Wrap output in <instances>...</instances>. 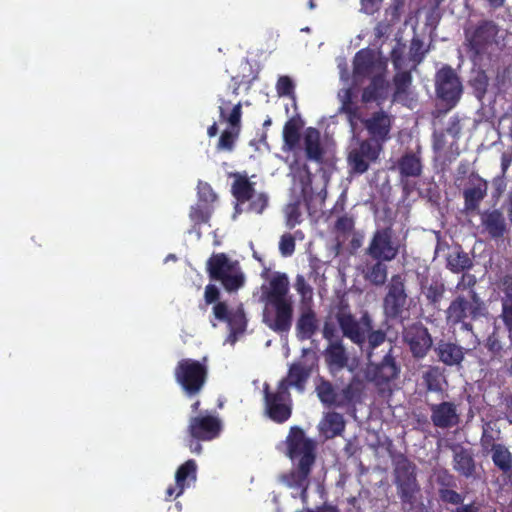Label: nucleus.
Here are the masks:
<instances>
[{"label":"nucleus","instance_id":"nucleus-1","mask_svg":"<svg viewBox=\"0 0 512 512\" xmlns=\"http://www.w3.org/2000/svg\"><path fill=\"white\" fill-rule=\"evenodd\" d=\"M261 300L265 303L263 322L275 332H288L294 305L288 276L280 272L270 274L261 286Z\"/></svg>","mask_w":512,"mask_h":512},{"label":"nucleus","instance_id":"nucleus-2","mask_svg":"<svg viewBox=\"0 0 512 512\" xmlns=\"http://www.w3.org/2000/svg\"><path fill=\"white\" fill-rule=\"evenodd\" d=\"M289 457L295 462L298 461L297 469L282 476V481L290 488L296 489L294 497L306 498V490L309 485L308 476L311 466L314 463V443L307 439L304 432L299 428H292L287 439Z\"/></svg>","mask_w":512,"mask_h":512},{"label":"nucleus","instance_id":"nucleus-3","mask_svg":"<svg viewBox=\"0 0 512 512\" xmlns=\"http://www.w3.org/2000/svg\"><path fill=\"white\" fill-rule=\"evenodd\" d=\"M207 271L212 279L220 281L229 292L238 290L245 283V275L238 261L224 253L213 254L209 258Z\"/></svg>","mask_w":512,"mask_h":512},{"label":"nucleus","instance_id":"nucleus-4","mask_svg":"<svg viewBox=\"0 0 512 512\" xmlns=\"http://www.w3.org/2000/svg\"><path fill=\"white\" fill-rule=\"evenodd\" d=\"M203 362L190 358L180 360L174 370L176 382L188 396L198 394L203 388L207 378V366Z\"/></svg>","mask_w":512,"mask_h":512},{"label":"nucleus","instance_id":"nucleus-5","mask_svg":"<svg viewBox=\"0 0 512 512\" xmlns=\"http://www.w3.org/2000/svg\"><path fill=\"white\" fill-rule=\"evenodd\" d=\"M483 303L477 294H458L450 303L446 311L447 321L450 324H462L466 330L471 329L467 319H474L481 314Z\"/></svg>","mask_w":512,"mask_h":512},{"label":"nucleus","instance_id":"nucleus-6","mask_svg":"<svg viewBox=\"0 0 512 512\" xmlns=\"http://www.w3.org/2000/svg\"><path fill=\"white\" fill-rule=\"evenodd\" d=\"M400 247L391 228H379L371 236L365 253L373 260L391 262L399 254Z\"/></svg>","mask_w":512,"mask_h":512},{"label":"nucleus","instance_id":"nucleus-7","mask_svg":"<svg viewBox=\"0 0 512 512\" xmlns=\"http://www.w3.org/2000/svg\"><path fill=\"white\" fill-rule=\"evenodd\" d=\"M337 323L344 337L363 349L367 334L372 329V319L368 313L356 318L350 312L341 310L336 316Z\"/></svg>","mask_w":512,"mask_h":512},{"label":"nucleus","instance_id":"nucleus-8","mask_svg":"<svg viewBox=\"0 0 512 512\" xmlns=\"http://www.w3.org/2000/svg\"><path fill=\"white\" fill-rule=\"evenodd\" d=\"M386 62L371 50H360L354 57L353 84L358 85L364 78H376L384 76Z\"/></svg>","mask_w":512,"mask_h":512},{"label":"nucleus","instance_id":"nucleus-9","mask_svg":"<svg viewBox=\"0 0 512 512\" xmlns=\"http://www.w3.org/2000/svg\"><path fill=\"white\" fill-rule=\"evenodd\" d=\"M379 144L371 140H355L349 146L348 165L354 173L362 174L369 168L370 163L374 162L381 151Z\"/></svg>","mask_w":512,"mask_h":512},{"label":"nucleus","instance_id":"nucleus-10","mask_svg":"<svg viewBox=\"0 0 512 512\" xmlns=\"http://www.w3.org/2000/svg\"><path fill=\"white\" fill-rule=\"evenodd\" d=\"M415 468V465L404 457L396 460L394 470L395 483L402 501L406 503H412L415 499V494L419 490Z\"/></svg>","mask_w":512,"mask_h":512},{"label":"nucleus","instance_id":"nucleus-11","mask_svg":"<svg viewBox=\"0 0 512 512\" xmlns=\"http://www.w3.org/2000/svg\"><path fill=\"white\" fill-rule=\"evenodd\" d=\"M407 299L405 277L402 274L393 275L387 285V293L383 300L385 315L391 318L400 316L407 306Z\"/></svg>","mask_w":512,"mask_h":512},{"label":"nucleus","instance_id":"nucleus-12","mask_svg":"<svg viewBox=\"0 0 512 512\" xmlns=\"http://www.w3.org/2000/svg\"><path fill=\"white\" fill-rule=\"evenodd\" d=\"M265 408L268 416L279 423L285 422L291 415V399L286 381H280L275 393L268 392L265 386Z\"/></svg>","mask_w":512,"mask_h":512},{"label":"nucleus","instance_id":"nucleus-13","mask_svg":"<svg viewBox=\"0 0 512 512\" xmlns=\"http://www.w3.org/2000/svg\"><path fill=\"white\" fill-rule=\"evenodd\" d=\"M436 92L450 107L456 105L462 94V84L456 72L449 66L442 67L435 78Z\"/></svg>","mask_w":512,"mask_h":512},{"label":"nucleus","instance_id":"nucleus-14","mask_svg":"<svg viewBox=\"0 0 512 512\" xmlns=\"http://www.w3.org/2000/svg\"><path fill=\"white\" fill-rule=\"evenodd\" d=\"M220 118L230 125V129L225 130L219 139L218 149L231 151L234 147V142L239 133V126L241 121V103L233 106L229 102L222 101L219 106Z\"/></svg>","mask_w":512,"mask_h":512},{"label":"nucleus","instance_id":"nucleus-15","mask_svg":"<svg viewBox=\"0 0 512 512\" xmlns=\"http://www.w3.org/2000/svg\"><path fill=\"white\" fill-rule=\"evenodd\" d=\"M213 314L216 319L228 324L230 335L227 341L234 344L237 335L241 334L246 328V318L243 307L241 305L229 307L225 302H218L213 307Z\"/></svg>","mask_w":512,"mask_h":512},{"label":"nucleus","instance_id":"nucleus-16","mask_svg":"<svg viewBox=\"0 0 512 512\" xmlns=\"http://www.w3.org/2000/svg\"><path fill=\"white\" fill-rule=\"evenodd\" d=\"M323 355L325 363L333 375H336L345 368L354 373L358 366L357 359L349 357L343 341L328 343Z\"/></svg>","mask_w":512,"mask_h":512},{"label":"nucleus","instance_id":"nucleus-17","mask_svg":"<svg viewBox=\"0 0 512 512\" xmlns=\"http://www.w3.org/2000/svg\"><path fill=\"white\" fill-rule=\"evenodd\" d=\"M403 340L409 346L414 357L423 358L432 346V338L421 323L407 326L403 331Z\"/></svg>","mask_w":512,"mask_h":512},{"label":"nucleus","instance_id":"nucleus-18","mask_svg":"<svg viewBox=\"0 0 512 512\" xmlns=\"http://www.w3.org/2000/svg\"><path fill=\"white\" fill-rule=\"evenodd\" d=\"M221 430L220 420L212 415L192 417L189 421L188 432L193 439L210 441L216 438Z\"/></svg>","mask_w":512,"mask_h":512},{"label":"nucleus","instance_id":"nucleus-19","mask_svg":"<svg viewBox=\"0 0 512 512\" xmlns=\"http://www.w3.org/2000/svg\"><path fill=\"white\" fill-rule=\"evenodd\" d=\"M392 122L393 117L390 114L384 111H377L367 117L363 124L371 136L370 140L382 147V144L390 138L389 133Z\"/></svg>","mask_w":512,"mask_h":512},{"label":"nucleus","instance_id":"nucleus-20","mask_svg":"<svg viewBox=\"0 0 512 512\" xmlns=\"http://www.w3.org/2000/svg\"><path fill=\"white\" fill-rule=\"evenodd\" d=\"M431 421L437 428L448 429L457 426L460 422V415L457 406L452 402L433 404L430 407Z\"/></svg>","mask_w":512,"mask_h":512},{"label":"nucleus","instance_id":"nucleus-21","mask_svg":"<svg viewBox=\"0 0 512 512\" xmlns=\"http://www.w3.org/2000/svg\"><path fill=\"white\" fill-rule=\"evenodd\" d=\"M392 62L395 69L401 70L402 58L397 49L392 51ZM412 77L407 71H398L394 77L395 92L394 101L407 105L410 98V85Z\"/></svg>","mask_w":512,"mask_h":512},{"label":"nucleus","instance_id":"nucleus-22","mask_svg":"<svg viewBox=\"0 0 512 512\" xmlns=\"http://www.w3.org/2000/svg\"><path fill=\"white\" fill-rule=\"evenodd\" d=\"M496 34L497 27L491 22H485L468 37L470 49L475 57L485 53L493 45Z\"/></svg>","mask_w":512,"mask_h":512},{"label":"nucleus","instance_id":"nucleus-23","mask_svg":"<svg viewBox=\"0 0 512 512\" xmlns=\"http://www.w3.org/2000/svg\"><path fill=\"white\" fill-rule=\"evenodd\" d=\"M300 147L305 151L308 160L315 162L322 161L324 147L320 132L317 129L309 127L303 132Z\"/></svg>","mask_w":512,"mask_h":512},{"label":"nucleus","instance_id":"nucleus-24","mask_svg":"<svg viewBox=\"0 0 512 512\" xmlns=\"http://www.w3.org/2000/svg\"><path fill=\"white\" fill-rule=\"evenodd\" d=\"M481 225L490 237L497 239L506 232L505 218L499 210H486L480 213Z\"/></svg>","mask_w":512,"mask_h":512},{"label":"nucleus","instance_id":"nucleus-25","mask_svg":"<svg viewBox=\"0 0 512 512\" xmlns=\"http://www.w3.org/2000/svg\"><path fill=\"white\" fill-rule=\"evenodd\" d=\"M435 353L439 361L448 366L460 365L464 359L463 347L444 340L437 343Z\"/></svg>","mask_w":512,"mask_h":512},{"label":"nucleus","instance_id":"nucleus-26","mask_svg":"<svg viewBox=\"0 0 512 512\" xmlns=\"http://www.w3.org/2000/svg\"><path fill=\"white\" fill-rule=\"evenodd\" d=\"M488 183L486 180L476 177L470 186L464 190L465 209L475 211L479 208L481 201L486 197Z\"/></svg>","mask_w":512,"mask_h":512},{"label":"nucleus","instance_id":"nucleus-27","mask_svg":"<svg viewBox=\"0 0 512 512\" xmlns=\"http://www.w3.org/2000/svg\"><path fill=\"white\" fill-rule=\"evenodd\" d=\"M453 468L460 475L469 478L475 472V461L472 453L461 445H453Z\"/></svg>","mask_w":512,"mask_h":512},{"label":"nucleus","instance_id":"nucleus-28","mask_svg":"<svg viewBox=\"0 0 512 512\" xmlns=\"http://www.w3.org/2000/svg\"><path fill=\"white\" fill-rule=\"evenodd\" d=\"M301 314L296 323L299 339H310L318 327V320L312 307L300 308Z\"/></svg>","mask_w":512,"mask_h":512},{"label":"nucleus","instance_id":"nucleus-29","mask_svg":"<svg viewBox=\"0 0 512 512\" xmlns=\"http://www.w3.org/2000/svg\"><path fill=\"white\" fill-rule=\"evenodd\" d=\"M310 373L311 366L307 364L306 361L299 360L290 366L287 378L282 379L281 381H286L287 388L289 386H294L302 392L304 390V384Z\"/></svg>","mask_w":512,"mask_h":512},{"label":"nucleus","instance_id":"nucleus-30","mask_svg":"<svg viewBox=\"0 0 512 512\" xmlns=\"http://www.w3.org/2000/svg\"><path fill=\"white\" fill-rule=\"evenodd\" d=\"M367 262L362 268V275L366 281L375 286L385 284L388 276V267L385 261L374 260Z\"/></svg>","mask_w":512,"mask_h":512},{"label":"nucleus","instance_id":"nucleus-31","mask_svg":"<svg viewBox=\"0 0 512 512\" xmlns=\"http://www.w3.org/2000/svg\"><path fill=\"white\" fill-rule=\"evenodd\" d=\"M255 193L253 183L249 181L246 175L239 173L234 175L232 194L238 201L235 207L236 212L239 211V205L248 201Z\"/></svg>","mask_w":512,"mask_h":512},{"label":"nucleus","instance_id":"nucleus-32","mask_svg":"<svg viewBox=\"0 0 512 512\" xmlns=\"http://www.w3.org/2000/svg\"><path fill=\"white\" fill-rule=\"evenodd\" d=\"M345 428V421L341 414L329 412L324 415L319 423L320 432L326 438H334L340 435Z\"/></svg>","mask_w":512,"mask_h":512},{"label":"nucleus","instance_id":"nucleus-33","mask_svg":"<svg viewBox=\"0 0 512 512\" xmlns=\"http://www.w3.org/2000/svg\"><path fill=\"white\" fill-rule=\"evenodd\" d=\"M197 465L194 460H188L176 471L175 481L178 488L176 497L180 496L186 487L196 481Z\"/></svg>","mask_w":512,"mask_h":512},{"label":"nucleus","instance_id":"nucleus-34","mask_svg":"<svg viewBox=\"0 0 512 512\" xmlns=\"http://www.w3.org/2000/svg\"><path fill=\"white\" fill-rule=\"evenodd\" d=\"M491 452L494 465L504 473L509 472L512 468V454L509 449L502 444H492Z\"/></svg>","mask_w":512,"mask_h":512},{"label":"nucleus","instance_id":"nucleus-35","mask_svg":"<svg viewBox=\"0 0 512 512\" xmlns=\"http://www.w3.org/2000/svg\"><path fill=\"white\" fill-rule=\"evenodd\" d=\"M320 401L326 405L344 406L342 394L336 393L328 381H321L316 387Z\"/></svg>","mask_w":512,"mask_h":512},{"label":"nucleus","instance_id":"nucleus-36","mask_svg":"<svg viewBox=\"0 0 512 512\" xmlns=\"http://www.w3.org/2000/svg\"><path fill=\"white\" fill-rule=\"evenodd\" d=\"M355 221L350 215L340 216L334 225V233L338 245H342L352 235L354 231Z\"/></svg>","mask_w":512,"mask_h":512},{"label":"nucleus","instance_id":"nucleus-37","mask_svg":"<svg viewBox=\"0 0 512 512\" xmlns=\"http://www.w3.org/2000/svg\"><path fill=\"white\" fill-rule=\"evenodd\" d=\"M398 168L404 177H417L421 173L422 165L416 155L406 154L400 159Z\"/></svg>","mask_w":512,"mask_h":512},{"label":"nucleus","instance_id":"nucleus-38","mask_svg":"<svg viewBox=\"0 0 512 512\" xmlns=\"http://www.w3.org/2000/svg\"><path fill=\"white\" fill-rule=\"evenodd\" d=\"M294 288L300 297V308L312 307L313 305V288L305 280L303 275H297L294 281Z\"/></svg>","mask_w":512,"mask_h":512},{"label":"nucleus","instance_id":"nucleus-39","mask_svg":"<svg viewBox=\"0 0 512 512\" xmlns=\"http://www.w3.org/2000/svg\"><path fill=\"white\" fill-rule=\"evenodd\" d=\"M472 262L468 255L458 249L450 251L447 255V267L454 273L470 268Z\"/></svg>","mask_w":512,"mask_h":512},{"label":"nucleus","instance_id":"nucleus-40","mask_svg":"<svg viewBox=\"0 0 512 512\" xmlns=\"http://www.w3.org/2000/svg\"><path fill=\"white\" fill-rule=\"evenodd\" d=\"M364 387V381L360 378L358 374H355L349 385L346 388H344L341 392L342 400H344V405L355 400H358L363 393Z\"/></svg>","mask_w":512,"mask_h":512},{"label":"nucleus","instance_id":"nucleus-41","mask_svg":"<svg viewBox=\"0 0 512 512\" xmlns=\"http://www.w3.org/2000/svg\"><path fill=\"white\" fill-rule=\"evenodd\" d=\"M338 100L340 102L339 111L348 114L350 117L356 115L357 107L352 101V87L345 86L338 92Z\"/></svg>","mask_w":512,"mask_h":512},{"label":"nucleus","instance_id":"nucleus-42","mask_svg":"<svg viewBox=\"0 0 512 512\" xmlns=\"http://www.w3.org/2000/svg\"><path fill=\"white\" fill-rule=\"evenodd\" d=\"M284 145L287 150L292 151L296 146L301 143V136L299 134L298 126L295 122L289 121L283 129Z\"/></svg>","mask_w":512,"mask_h":512},{"label":"nucleus","instance_id":"nucleus-43","mask_svg":"<svg viewBox=\"0 0 512 512\" xmlns=\"http://www.w3.org/2000/svg\"><path fill=\"white\" fill-rule=\"evenodd\" d=\"M375 82L376 78L371 79L370 85L364 89L362 94L363 102L376 101L383 96L386 89L384 76L379 77V83L376 84Z\"/></svg>","mask_w":512,"mask_h":512},{"label":"nucleus","instance_id":"nucleus-44","mask_svg":"<svg viewBox=\"0 0 512 512\" xmlns=\"http://www.w3.org/2000/svg\"><path fill=\"white\" fill-rule=\"evenodd\" d=\"M444 291V284L438 279H434L428 285L422 286V293L431 303L439 302L443 297Z\"/></svg>","mask_w":512,"mask_h":512},{"label":"nucleus","instance_id":"nucleus-45","mask_svg":"<svg viewBox=\"0 0 512 512\" xmlns=\"http://www.w3.org/2000/svg\"><path fill=\"white\" fill-rule=\"evenodd\" d=\"M366 339L368 340L367 346H363L364 351H366L368 359L372 361L373 351L384 344L386 341V334L382 330H372L367 334Z\"/></svg>","mask_w":512,"mask_h":512},{"label":"nucleus","instance_id":"nucleus-46","mask_svg":"<svg viewBox=\"0 0 512 512\" xmlns=\"http://www.w3.org/2000/svg\"><path fill=\"white\" fill-rule=\"evenodd\" d=\"M284 215L286 225L289 228H294L297 224H299L301 222L300 202L294 201L287 204L284 209Z\"/></svg>","mask_w":512,"mask_h":512},{"label":"nucleus","instance_id":"nucleus-47","mask_svg":"<svg viewBox=\"0 0 512 512\" xmlns=\"http://www.w3.org/2000/svg\"><path fill=\"white\" fill-rule=\"evenodd\" d=\"M391 350L392 347L389 346L388 352L385 354L383 361L381 362L380 365V373L387 380L397 377L399 372L394 359L390 355Z\"/></svg>","mask_w":512,"mask_h":512},{"label":"nucleus","instance_id":"nucleus-48","mask_svg":"<svg viewBox=\"0 0 512 512\" xmlns=\"http://www.w3.org/2000/svg\"><path fill=\"white\" fill-rule=\"evenodd\" d=\"M476 284V278L471 274H463L460 281L456 285V293L457 294H465L469 295L470 293L476 294L473 287Z\"/></svg>","mask_w":512,"mask_h":512},{"label":"nucleus","instance_id":"nucleus-49","mask_svg":"<svg viewBox=\"0 0 512 512\" xmlns=\"http://www.w3.org/2000/svg\"><path fill=\"white\" fill-rule=\"evenodd\" d=\"M197 194L199 201L204 202L206 204L213 203L217 199L216 193L213 191L212 187L207 182H198Z\"/></svg>","mask_w":512,"mask_h":512},{"label":"nucleus","instance_id":"nucleus-50","mask_svg":"<svg viewBox=\"0 0 512 512\" xmlns=\"http://www.w3.org/2000/svg\"><path fill=\"white\" fill-rule=\"evenodd\" d=\"M248 201L249 210L261 214L267 206L268 198L264 193H255Z\"/></svg>","mask_w":512,"mask_h":512},{"label":"nucleus","instance_id":"nucleus-51","mask_svg":"<svg viewBox=\"0 0 512 512\" xmlns=\"http://www.w3.org/2000/svg\"><path fill=\"white\" fill-rule=\"evenodd\" d=\"M279 251L282 256H291L295 251V238L291 234L282 235L279 241Z\"/></svg>","mask_w":512,"mask_h":512},{"label":"nucleus","instance_id":"nucleus-52","mask_svg":"<svg viewBox=\"0 0 512 512\" xmlns=\"http://www.w3.org/2000/svg\"><path fill=\"white\" fill-rule=\"evenodd\" d=\"M501 318L508 331L512 332V298H502Z\"/></svg>","mask_w":512,"mask_h":512},{"label":"nucleus","instance_id":"nucleus-53","mask_svg":"<svg viewBox=\"0 0 512 512\" xmlns=\"http://www.w3.org/2000/svg\"><path fill=\"white\" fill-rule=\"evenodd\" d=\"M276 89L280 96H292L294 93L293 81L288 76H281L278 79Z\"/></svg>","mask_w":512,"mask_h":512},{"label":"nucleus","instance_id":"nucleus-54","mask_svg":"<svg viewBox=\"0 0 512 512\" xmlns=\"http://www.w3.org/2000/svg\"><path fill=\"white\" fill-rule=\"evenodd\" d=\"M439 496L443 502L450 503L453 505L462 504L464 498L463 496L451 489H441L439 491Z\"/></svg>","mask_w":512,"mask_h":512},{"label":"nucleus","instance_id":"nucleus-55","mask_svg":"<svg viewBox=\"0 0 512 512\" xmlns=\"http://www.w3.org/2000/svg\"><path fill=\"white\" fill-rule=\"evenodd\" d=\"M190 219L195 223L199 224L206 222L209 219V211L203 209L200 205L192 206L190 210Z\"/></svg>","mask_w":512,"mask_h":512},{"label":"nucleus","instance_id":"nucleus-56","mask_svg":"<svg viewBox=\"0 0 512 512\" xmlns=\"http://www.w3.org/2000/svg\"><path fill=\"white\" fill-rule=\"evenodd\" d=\"M382 0H361V12L371 15L375 13L381 4Z\"/></svg>","mask_w":512,"mask_h":512},{"label":"nucleus","instance_id":"nucleus-57","mask_svg":"<svg viewBox=\"0 0 512 512\" xmlns=\"http://www.w3.org/2000/svg\"><path fill=\"white\" fill-rule=\"evenodd\" d=\"M219 298V290L215 285L209 284L205 287L204 299L207 304L217 301Z\"/></svg>","mask_w":512,"mask_h":512},{"label":"nucleus","instance_id":"nucleus-58","mask_svg":"<svg viewBox=\"0 0 512 512\" xmlns=\"http://www.w3.org/2000/svg\"><path fill=\"white\" fill-rule=\"evenodd\" d=\"M323 337L329 343L336 342V341H342L341 339L338 338V336L336 334L335 327L333 326V324H330V323H325V325L323 327Z\"/></svg>","mask_w":512,"mask_h":512},{"label":"nucleus","instance_id":"nucleus-59","mask_svg":"<svg viewBox=\"0 0 512 512\" xmlns=\"http://www.w3.org/2000/svg\"><path fill=\"white\" fill-rule=\"evenodd\" d=\"M502 298H512V276L506 275L501 279Z\"/></svg>","mask_w":512,"mask_h":512},{"label":"nucleus","instance_id":"nucleus-60","mask_svg":"<svg viewBox=\"0 0 512 512\" xmlns=\"http://www.w3.org/2000/svg\"><path fill=\"white\" fill-rule=\"evenodd\" d=\"M325 196H326V192L322 190L320 193H318L315 200H313V199L308 200L307 201L308 209L316 210L318 208V206H321L323 204V202L325 200Z\"/></svg>","mask_w":512,"mask_h":512},{"label":"nucleus","instance_id":"nucleus-61","mask_svg":"<svg viewBox=\"0 0 512 512\" xmlns=\"http://www.w3.org/2000/svg\"><path fill=\"white\" fill-rule=\"evenodd\" d=\"M486 346L493 353H497L501 349V344H500L499 340L497 339V337L495 336V334L488 337Z\"/></svg>","mask_w":512,"mask_h":512},{"label":"nucleus","instance_id":"nucleus-62","mask_svg":"<svg viewBox=\"0 0 512 512\" xmlns=\"http://www.w3.org/2000/svg\"><path fill=\"white\" fill-rule=\"evenodd\" d=\"M436 374L437 372L434 369H430L429 371L424 373V380L427 383L429 390L435 391L438 389V385L435 384L432 380V378L436 376Z\"/></svg>","mask_w":512,"mask_h":512},{"label":"nucleus","instance_id":"nucleus-63","mask_svg":"<svg viewBox=\"0 0 512 512\" xmlns=\"http://www.w3.org/2000/svg\"><path fill=\"white\" fill-rule=\"evenodd\" d=\"M454 512H480V504L472 502L458 506Z\"/></svg>","mask_w":512,"mask_h":512},{"label":"nucleus","instance_id":"nucleus-64","mask_svg":"<svg viewBox=\"0 0 512 512\" xmlns=\"http://www.w3.org/2000/svg\"><path fill=\"white\" fill-rule=\"evenodd\" d=\"M460 130L461 127L459 124V120L457 118H451L449 126L447 127V132L455 137L460 133Z\"/></svg>","mask_w":512,"mask_h":512}]
</instances>
